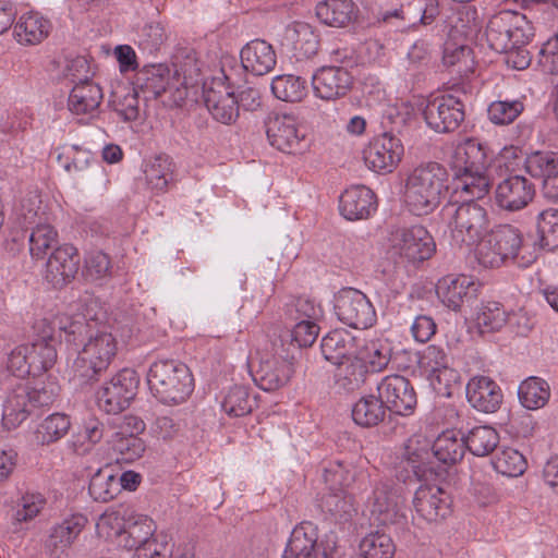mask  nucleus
Listing matches in <instances>:
<instances>
[{
  "label": "nucleus",
  "instance_id": "nucleus-49",
  "mask_svg": "<svg viewBox=\"0 0 558 558\" xmlns=\"http://www.w3.org/2000/svg\"><path fill=\"white\" fill-rule=\"evenodd\" d=\"M88 490L94 500L108 502L120 493L118 476L108 468L99 469L92 476Z\"/></svg>",
  "mask_w": 558,
  "mask_h": 558
},
{
  "label": "nucleus",
  "instance_id": "nucleus-55",
  "mask_svg": "<svg viewBox=\"0 0 558 558\" xmlns=\"http://www.w3.org/2000/svg\"><path fill=\"white\" fill-rule=\"evenodd\" d=\"M492 464L496 472L509 477L519 476L526 469V460L523 454L510 447L501 448L496 453Z\"/></svg>",
  "mask_w": 558,
  "mask_h": 558
},
{
  "label": "nucleus",
  "instance_id": "nucleus-46",
  "mask_svg": "<svg viewBox=\"0 0 558 558\" xmlns=\"http://www.w3.org/2000/svg\"><path fill=\"white\" fill-rule=\"evenodd\" d=\"M270 88L276 98L288 102L301 101L307 95L306 81L293 74L275 76Z\"/></svg>",
  "mask_w": 558,
  "mask_h": 558
},
{
  "label": "nucleus",
  "instance_id": "nucleus-1",
  "mask_svg": "<svg viewBox=\"0 0 558 558\" xmlns=\"http://www.w3.org/2000/svg\"><path fill=\"white\" fill-rule=\"evenodd\" d=\"M61 328L80 345L71 365V379L81 386L97 381L118 354L119 342L111 328L82 316Z\"/></svg>",
  "mask_w": 558,
  "mask_h": 558
},
{
  "label": "nucleus",
  "instance_id": "nucleus-22",
  "mask_svg": "<svg viewBox=\"0 0 558 558\" xmlns=\"http://www.w3.org/2000/svg\"><path fill=\"white\" fill-rule=\"evenodd\" d=\"M353 84V76L343 66H322L312 77L316 97L324 100H336L345 96Z\"/></svg>",
  "mask_w": 558,
  "mask_h": 558
},
{
  "label": "nucleus",
  "instance_id": "nucleus-10",
  "mask_svg": "<svg viewBox=\"0 0 558 558\" xmlns=\"http://www.w3.org/2000/svg\"><path fill=\"white\" fill-rule=\"evenodd\" d=\"M140 384L137 373L122 368L105 381L96 393L98 408L108 414H118L128 409L135 398Z\"/></svg>",
  "mask_w": 558,
  "mask_h": 558
},
{
  "label": "nucleus",
  "instance_id": "nucleus-54",
  "mask_svg": "<svg viewBox=\"0 0 558 558\" xmlns=\"http://www.w3.org/2000/svg\"><path fill=\"white\" fill-rule=\"evenodd\" d=\"M70 426V420L65 414H51L38 425L36 429L37 442L41 445L54 442L66 435Z\"/></svg>",
  "mask_w": 558,
  "mask_h": 558
},
{
  "label": "nucleus",
  "instance_id": "nucleus-52",
  "mask_svg": "<svg viewBox=\"0 0 558 558\" xmlns=\"http://www.w3.org/2000/svg\"><path fill=\"white\" fill-rule=\"evenodd\" d=\"M536 231L539 245L553 251L558 248V209L546 208L536 217Z\"/></svg>",
  "mask_w": 558,
  "mask_h": 558
},
{
  "label": "nucleus",
  "instance_id": "nucleus-8",
  "mask_svg": "<svg viewBox=\"0 0 558 558\" xmlns=\"http://www.w3.org/2000/svg\"><path fill=\"white\" fill-rule=\"evenodd\" d=\"M136 85L147 98L165 97L169 106H181L187 97L185 78L165 64L144 66L137 74Z\"/></svg>",
  "mask_w": 558,
  "mask_h": 558
},
{
  "label": "nucleus",
  "instance_id": "nucleus-18",
  "mask_svg": "<svg viewBox=\"0 0 558 558\" xmlns=\"http://www.w3.org/2000/svg\"><path fill=\"white\" fill-rule=\"evenodd\" d=\"M393 246L409 262H423L433 256L436 244L423 226L400 228L393 233Z\"/></svg>",
  "mask_w": 558,
  "mask_h": 558
},
{
  "label": "nucleus",
  "instance_id": "nucleus-3",
  "mask_svg": "<svg viewBox=\"0 0 558 558\" xmlns=\"http://www.w3.org/2000/svg\"><path fill=\"white\" fill-rule=\"evenodd\" d=\"M448 190V173L438 162H425L412 169L404 181L403 199L416 216L433 213Z\"/></svg>",
  "mask_w": 558,
  "mask_h": 558
},
{
  "label": "nucleus",
  "instance_id": "nucleus-48",
  "mask_svg": "<svg viewBox=\"0 0 558 558\" xmlns=\"http://www.w3.org/2000/svg\"><path fill=\"white\" fill-rule=\"evenodd\" d=\"M320 507L337 521H348L355 513L354 498L345 490H328L322 497Z\"/></svg>",
  "mask_w": 558,
  "mask_h": 558
},
{
  "label": "nucleus",
  "instance_id": "nucleus-45",
  "mask_svg": "<svg viewBox=\"0 0 558 558\" xmlns=\"http://www.w3.org/2000/svg\"><path fill=\"white\" fill-rule=\"evenodd\" d=\"M518 396L521 404L525 409L538 410L548 402L550 388L544 379L530 377L520 384Z\"/></svg>",
  "mask_w": 558,
  "mask_h": 558
},
{
  "label": "nucleus",
  "instance_id": "nucleus-32",
  "mask_svg": "<svg viewBox=\"0 0 558 558\" xmlns=\"http://www.w3.org/2000/svg\"><path fill=\"white\" fill-rule=\"evenodd\" d=\"M474 282L471 277L465 275L446 276L440 279L436 287V292L444 305L453 311H458L462 304L471 298V290Z\"/></svg>",
  "mask_w": 558,
  "mask_h": 558
},
{
  "label": "nucleus",
  "instance_id": "nucleus-62",
  "mask_svg": "<svg viewBox=\"0 0 558 558\" xmlns=\"http://www.w3.org/2000/svg\"><path fill=\"white\" fill-rule=\"evenodd\" d=\"M524 106L519 100L494 101L488 107V118L494 124L505 125L513 122L523 111Z\"/></svg>",
  "mask_w": 558,
  "mask_h": 558
},
{
  "label": "nucleus",
  "instance_id": "nucleus-36",
  "mask_svg": "<svg viewBox=\"0 0 558 558\" xmlns=\"http://www.w3.org/2000/svg\"><path fill=\"white\" fill-rule=\"evenodd\" d=\"M393 353L392 342L386 338L368 340L357 352V356L371 373L387 369Z\"/></svg>",
  "mask_w": 558,
  "mask_h": 558
},
{
  "label": "nucleus",
  "instance_id": "nucleus-29",
  "mask_svg": "<svg viewBox=\"0 0 558 558\" xmlns=\"http://www.w3.org/2000/svg\"><path fill=\"white\" fill-rule=\"evenodd\" d=\"M368 507L378 523H395L400 513V497L388 483L378 482L368 498Z\"/></svg>",
  "mask_w": 558,
  "mask_h": 558
},
{
  "label": "nucleus",
  "instance_id": "nucleus-6",
  "mask_svg": "<svg viewBox=\"0 0 558 558\" xmlns=\"http://www.w3.org/2000/svg\"><path fill=\"white\" fill-rule=\"evenodd\" d=\"M150 392L161 403L177 405L185 402L194 390L190 368L177 360H158L147 373Z\"/></svg>",
  "mask_w": 558,
  "mask_h": 558
},
{
  "label": "nucleus",
  "instance_id": "nucleus-44",
  "mask_svg": "<svg viewBox=\"0 0 558 558\" xmlns=\"http://www.w3.org/2000/svg\"><path fill=\"white\" fill-rule=\"evenodd\" d=\"M337 366L336 381L344 390L355 391L366 383L369 371L357 355L342 361Z\"/></svg>",
  "mask_w": 558,
  "mask_h": 558
},
{
  "label": "nucleus",
  "instance_id": "nucleus-2",
  "mask_svg": "<svg viewBox=\"0 0 558 558\" xmlns=\"http://www.w3.org/2000/svg\"><path fill=\"white\" fill-rule=\"evenodd\" d=\"M490 162L489 149L477 140L469 138L459 144L450 159L457 191L471 199L486 196L492 184L488 175Z\"/></svg>",
  "mask_w": 558,
  "mask_h": 558
},
{
  "label": "nucleus",
  "instance_id": "nucleus-59",
  "mask_svg": "<svg viewBox=\"0 0 558 558\" xmlns=\"http://www.w3.org/2000/svg\"><path fill=\"white\" fill-rule=\"evenodd\" d=\"M324 478L328 490L347 492L356 480V470L350 464L337 461L325 470Z\"/></svg>",
  "mask_w": 558,
  "mask_h": 558
},
{
  "label": "nucleus",
  "instance_id": "nucleus-14",
  "mask_svg": "<svg viewBox=\"0 0 558 558\" xmlns=\"http://www.w3.org/2000/svg\"><path fill=\"white\" fill-rule=\"evenodd\" d=\"M227 77H214L204 83V102L211 117L222 123L232 124L240 114L239 100L233 88L227 84Z\"/></svg>",
  "mask_w": 558,
  "mask_h": 558
},
{
  "label": "nucleus",
  "instance_id": "nucleus-5",
  "mask_svg": "<svg viewBox=\"0 0 558 558\" xmlns=\"http://www.w3.org/2000/svg\"><path fill=\"white\" fill-rule=\"evenodd\" d=\"M60 388L51 377L21 381L8 393L3 403L2 423L8 429L22 424L35 407L52 404Z\"/></svg>",
  "mask_w": 558,
  "mask_h": 558
},
{
  "label": "nucleus",
  "instance_id": "nucleus-28",
  "mask_svg": "<svg viewBox=\"0 0 558 558\" xmlns=\"http://www.w3.org/2000/svg\"><path fill=\"white\" fill-rule=\"evenodd\" d=\"M376 207L375 194L364 185L351 186L340 196V213L348 220L366 219Z\"/></svg>",
  "mask_w": 558,
  "mask_h": 558
},
{
  "label": "nucleus",
  "instance_id": "nucleus-4",
  "mask_svg": "<svg viewBox=\"0 0 558 558\" xmlns=\"http://www.w3.org/2000/svg\"><path fill=\"white\" fill-rule=\"evenodd\" d=\"M522 232L511 225H500L480 241L475 257L484 268H499L509 262L526 267L536 259L534 252L525 253Z\"/></svg>",
  "mask_w": 558,
  "mask_h": 558
},
{
  "label": "nucleus",
  "instance_id": "nucleus-17",
  "mask_svg": "<svg viewBox=\"0 0 558 558\" xmlns=\"http://www.w3.org/2000/svg\"><path fill=\"white\" fill-rule=\"evenodd\" d=\"M377 393L386 408L399 415H411L417 404L411 381L402 375H387L377 384Z\"/></svg>",
  "mask_w": 558,
  "mask_h": 558
},
{
  "label": "nucleus",
  "instance_id": "nucleus-35",
  "mask_svg": "<svg viewBox=\"0 0 558 558\" xmlns=\"http://www.w3.org/2000/svg\"><path fill=\"white\" fill-rule=\"evenodd\" d=\"M51 23L38 12L23 14L14 26L16 40L22 45L40 44L50 33Z\"/></svg>",
  "mask_w": 558,
  "mask_h": 558
},
{
  "label": "nucleus",
  "instance_id": "nucleus-53",
  "mask_svg": "<svg viewBox=\"0 0 558 558\" xmlns=\"http://www.w3.org/2000/svg\"><path fill=\"white\" fill-rule=\"evenodd\" d=\"M359 548L361 556L364 558H392L396 551L391 537L380 531L364 536Z\"/></svg>",
  "mask_w": 558,
  "mask_h": 558
},
{
  "label": "nucleus",
  "instance_id": "nucleus-60",
  "mask_svg": "<svg viewBox=\"0 0 558 558\" xmlns=\"http://www.w3.org/2000/svg\"><path fill=\"white\" fill-rule=\"evenodd\" d=\"M442 61L446 66H458V73L472 71L473 59L471 49L464 44L453 43L451 39L445 43Z\"/></svg>",
  "mask_w": 558,
  "mask_h": 558
},
{
  "label": "nucleus",
  "instance_id": "nucleus-31",
  "mask_svg": "<svg viewBox=\"0 0 558 558\" xmlns=\"http://www.w3.org/2000/svg\"><path fill=\"white\" fill-rule=\"evenodd\" d=\"M156 530L154 521L145 514L136 513L129 508L128 520L125 522L124 533L120 546L126 549H136L145 546L147 543H158L151 539Z\"/></svg>",
  "mask_w": 558,
  "mask_h": 558
},
{
  "label": "nucleus",
  "instance_id": "nucleus-50",
  "mask_svg": "<svg viewBox=\"0 0 558 558\" xmlns=\"http://www.w3.org/2000/svg\"><path fill=\"white\" fill-rule=\"evenodd\" d=\"M105 429V424L99 418H87L82 429L73 438L72 446L74 451L80 456L89 453L104 438Z\"/></svg>",
  "mask_w": 558,
  "mask_h": 558
},
{
  "label": "nucleus",
  "instance_id": "nucleus-58",
  "mask_svg": "<svg viewBox=\"0 0 558 558\" xmlns=\"http://www.w3.org/2000/svg\"><path fill=\"white\" fill-rule=\"evenodd\" d=\"M167 39L168 34L162 23L148 22L137 31L135 41L142 51L151 54L160 50Z\"/></svg>",
  "mask_w": 558,
  "mask_h": 558
},
{
  "label": "nucleus",
  "instance_id": "nucleus-11",
  "mask_svg": "<svg viewBox=\"0 0 558 558\" xmlns=\"http://www.w3.org/2000/svg\"><path fill=\"white\" fill-rule=\"evenodd\" d=\"M333 311L342 324L354 329L371 328L377 320L369 299L353 288L342 289L335 295Z\"/></svg>",
  "mask_w": 558,
  "mask_h": 558
},
{
  "label": "nucleus",
  "instance_id": "nucleus-25",
  "mask_svg": "<svg viewBox=\"0 0 558 558\" xmlns=\"http://www.w3.org/2000/svg\"><path fill=\"white\" fill-rule=\"evenodd\" d=\"M502 391L495 380L487 376H474L466 385V399L476 410L496 412L502 403Z\"/></svg>",
  "mask_w": 558,
  "mask_h": 558
},
{
  "label": "nucleus",
  "instance_id": "nucleus-16",
  "mask_svg": "<svg viewBox=\"0 0 558 558\" xmlns=\"http://www.w3.org/2000/svg\"><path fill=\"white\" fill-rule=\"evenodd\" d=\"M404 153L401 140L385 132L376 136L363 151L366 166L378 173L392 172L402 159Z\"/></svg>",
  "mask_w": 558,
  "mask_h": 558
},
{
  "label": "nucleus",
  "instance_id": "nucleus-34",
  "mask_svg": "<svg viewBox=\"0 0 558 558\" xmlns=\"http://www.w3.org/2000/svg\"><path fill=\"white\" fill-rule=\"evenodd\" d=\"M104 98L99 84L90 81L73 85L68 99L69 110L76 116L94 114Z\"/></svg>",
  "mask_w": 558,
  "mask_h": 558
},
{
  "label": "nucleus",
  "instance_id": "nucleus-64",
  "mask_svg": "<svg viewBox=\"0 0 558 558\" xmlns=\"http://www.w3.org/2000/svg\"><path fill=\"white\" fill-rule=\"evenodd\" d=\"M84 274L87 279L96 281L110 277L111 263L107 254L93 252L85 259Z\"/></svg>",
  "mask_w": 558,
  "mask_h": 558
},
{
  "label": "nucleus",
  "instance_id": "nucleus-15",
  "mask_svg": "<svg viewBox=\"0 0 558 558\" xmlns=\"http://www.w3.org/2000/svg\"><path fill=\"white\" fill-rule=\"evenodd\" d=\"M418 366L435 390H447L460 383L459 372L452 367L450 357L439 345H427L420 354Z\"/></svg>",
  "mask_w": 558,
  "mask_h": 558
},
{
  "label": "nucleus",
  "instance_id": "nucleus-20",
  "mask_svg": "<svg viewBox=\"0 0 558 558\" xmlns=\"http://www.w3.org/2000/svg\"><path fill=\"white\" fill-rule=\"evenodd\" d=\"M266 134L270 145L280 151L294 154L305 147V135L292 116L270 117L266 123Z\"/></svg>",
  "mask_w": 558,
  "mask_h": 558
},
{
  "label": "nucleus",
  "instance_id": "nucleus-40",
  "mask_svg": "<svg viewBox=\"0 0 558 558\" xmlns=\"http://www.w3.org/2000/svg\"><path fill=\"white\" fill-rule=\"evenodd\" d=\"M174 165L167 155H158L144 169L147 186L155 193H165L173 181Z\"/></svg>",
  "mask_w": 558,
  "mask_h": 558
},
{
  "label": "nucleus",
  "instance_id": "nucleus-47",
  "mask_svg": "<svg viewBox=\"0 0 558 558\" xmlns=\"http://www.w3.org/2000/svg\"><path fill=\"white\" fill-rule=\"evenodd\" d=\"M465 448L476 457H486L499 444L497 430L490 426H476L464 437Z\"/></svg>",
  "mask_w": 558,
  "mask_h": 558
},
{
  "label": "nucleus",
  "instance_id": "nucleus-12",
  "mask_svg": "<svg viewBox=\"0 0 558 558\" xmlns=\"http://www.w3.org/2000/svg\"><path fill=\"white\" fill-rule=\"evenodd\" d=\"M145 429V423L134 415L123 416L117 425L109 444L118 463H132L145 452V442L138 437Z\"/></svg>",
  "mask_w": 558,
  "mask_h": 558
},
{
  "label": "nucleus",
  "instance_id": "nucleus-39",
  "mask_svg": "<svg viewBox=\"0 0 558 558\" xmlns=\"http://www.w3.org/2000/svg\"><path fill=\"white\" fill-rule=\"evenodd\" d=\"M317 17L326 25L344 27L355 17V4L351 0H325L316 5Z\"/></svg>",
  "mask_w": 558,
  "mask_h": 558
},
{
  "label": "nucleus",
  "instance_id": "nucleus-37",
  "mask_svg": "<svg viewBox=\"0 0 558 558\" xmlns=\"http://www.w3.org/2000/svg\"><path fill=\"white\" fill-rule=\"evenodd\" d=\"M320 347L324 357L337 365L351 357L355 350V338L344 329H336L323 338Z\"/></svg>",
  "mask_w": 558,
  "mask_h": 558
},
{
  "label": "nucleus",
  "instance_id": "nucleus-26",
  "mask_svg": "<svg viewBox=\"0 0 558 558\" xmlns=\"http://www.w3.org/2000/svg\"><path fill=\"white\" fill-rule=\"evenodd\" d=\"M293 375L290 360L280 356L262 357L254 373V380L265 391H275L286 386Z\"/></svg>",
  "mask_w": 558,
  "mask_h": 558
},
{
  "label": "nucleus",
  "instance_id": "nucleus-63",
  "mask_svg": "<svg viewBox=\"0 0 558 558\" xmlns=\"http://www.w3.org/2000/svg\"><path fill=\"white\" fill-rule=\"evenodd\" d=\"M46 506V499L41 494L27 493L20 499L14 520L17 522H28L36 518Z\"/></svg>",
  "mask_w": 558,
  "mask_h": 558
},
{
  "label": "nucleus",
  "instance_id": "nucleus-38",
  "mask_svg": "<svg viewBox=\"0 0 558 558\" xmlns=\"http://www.w3.org/2000/svg\"><path fill=\"white\" fill-rule=\"evenodd\" d=\"M387 410L379 395H366L353 404L352 418L359 426L374 427L385 420Z\"/></svg>",
  "mask_w": 558,
  "mask_h": 558
},
{
  "label": "nucleus",
  "instance_id": "nucleus-27",
  "mask_svg": "<svg viewBox=\"0 0 558 558\" xmlns=\"http://www.w3.org/2000/svg\"><path fill=\"white\" fill-rule=\"evenodd\" d=\"M243 69L254 75H265L271 72L277 64V54L274 47L263 39L247 43L240 52Z\"/></svg>",
  "mask_w": 558,
  "mask_h": 558
},
{
  "label": "nucleus",
  "instance_id": "nucleus-41",
  "mask_svg": "<svg viewBox=\"0 0 558 558\" xmlns=\"http://www.w3.org/2000/svg\"><path fill=\"white\" fill-rule=\"evenodd\" d=\"M296 59H310L318 51L319 40L313 27L306 23H294L287 31Z\"/></svg>",
  "mask_w": 558,
  "mask_h": 558
},
{
  "label": "nucleus",
  "instance_id": "nucleus-43",
  "mask_svg": "<svg viewBox=\"0 0 558 558\" xmlns=\"http://www.w3.org/2000/svg\"><path fill=\"white\" fill-rule=\"evenodd\" d=\"M464 437L456 430H446L433 444L435 457L445 464H454L465 452Z\"/></svg>",
  "mask_w": 558,
  "mask_h": 558
},
{
  "label": "nucleus",
  "instance_id": "nucleus-42",
  "mask_svg": "<svg viewBox=\"0 0 558 558\" xmlns=\"http://www.w3.org/2000/svg\"><path fill=\"white\" fill-rule=\"evenodd\" d=\"M128 512L129 508L122 506L104 512L96 522L98 537L120 546L128 520Z\"/></svg>",
  "mask_w": 558,
  "mask_h": 558
},
{
  "label": "nucleus",
  "instance_id": "nucleus-9",
  "mask_svg": "<svg viewBox=\"0 0 558 558\" xmlns=\"http://www.w3.org/2000/svg\"><path fill=\"white\" fill-rule=\"evenodd\" d=\"M486 36L494 50H509L513 47H524L533 32L525 15L505 11L489 21Z\"/></svg>",
  "mask_w": 558,
  "mask_h": 558
},
{
  "label": "nucleus",
  "instance_id": "nucleus-7",
  "mask_svg": "<svg viewBox=\"0 0 558 558\" xmlns=\"http://www.w3.org/2000/svg\"><path fill=\"white\" fill-rule=\"evenodd\" d=\"M451 241L456 246H471L484 239L489 228L487 210L473 201L445 208Z\"/></svg>",
  "mask_w": 558,
  "mask_h": 558
},
{
  "label": "nucleus",
  "instance_id": "nucleus-21",
  "mask_svg": "<svg viewBox=\"0 0 558 558\" xmlns=\"http://www.w3.org/2000/svg\"><path fill=\"white\" fill-rule=\"evenodd\" d=\"M80 257L72 245L56 247L45 265L44 278L53 288H62L71 282L78 271Z\"/></svg>",
  "mask_w": 558,
  "mask_h": 558
},
{
  "label": "nucleus",
  "instance_id": "nucleus-57",
  "mask_svg": "<svg viewBox=\"0 0 558 558\" xmlns=\"http://www.w3.org/2000/svg\"><path fill=\"white\" fill-rule=\"evenodd\" d=\"M58 243V233L47 223H37L29 234V253L34 259H43Z\"/></svg>",
  "mask_w": 558,
  "mask_h": 558
},
{
  "label": "nucleus",
  "instance_id": "nucleus-51",
  "mask_svg": "<svg viewBox=\"0 0 558 558\" xmlns=\"http://www.w3.org/2000/svg\"><path fill=\"white\" fill-rule=\"evenodd\" d=\"M508 320V314L498 302H486L476 313L475 323L481 333L499 331Z\"/></svg>",
  "mask_w": 558,
  "mask_h": 558
},
{
  "label": "nucleus",
  "instance_id": "nucleus-30",
  "mask_svg": "<svg viewBox=\"0 0 558 558\" xmlns=\"http://www.w3.org/2000/svg\"><path fill=\"white\" fill-rule=\"evenodd\" d=\"M28 350V363L31 366V376L33 379L39 377L51 368L57 361L56 341L53 339V329L47 326L43 330L39 339L32 344H26Z\"/></svg>",
  "mask_w": 558,
  "mask_h": 558
},
{
  "label": "nucleus",
  "instance_id": "nucleus-19",
  "mask_svg": "<svg viewBox=\"0 0 558 558\" xmlns=\"http://www.w3.org/2000/svg\"><path fill=\"white\" fill-rule=\"evenodd\" d=\"M535 196V185L519 174L508 175L495 190L496 205L506 211L514 213L525 208Z\"/></svg>",
  "mask_w": 558,
  "mask_h": 558
},
{
  "label": "nucleus",
  "instance_id": "nucleus-13",
  "mask_svg": "<svg viewBox=\"0 0 558 558\" xmlns=\"http://www.w3.org/2000/svg\"><path fill=\"white\" fill-rule=\"evenodd\" d=\"M423 116L426 124L435 132H454L464 121V105L453 94H442L428 100Z\"/></svg>",
  "mask_w": 558,
  "mask_h": 558
},
{
  "label": "nucleus",
  "instance_id": "nucleus-23",
  "mask_svg": "<svg viewBox=\"0 0 558 558\" xmlns=\"http://www.w3.org/2000/svg\"><path fill=\"white\" fill-rule=\"evenodd\" d=\"M282 558H328L318 543L317 527L308 521L301 522L291 531Z\"/></svg>",
  "mask_w": 558,
  "mask_h": 558
},
{
  "label": "nucleus",
  "instance_id": "nucleus-24",
  "mask_svg": "<svg viewBox=\"0 0 558 558\" xmlns=\"http://www.w3.org/2000/svg\"><path fill=\"white\" fill-rule=\"evenodd\" d=\"M413 505L416 513L427 522H437L451 512L449 494L438 485H421L414 495Z\"/></svg>",
  "mask_w": 558,
  "mask_h": 558
},
{
  "label": "nucleus",
  "instance_id": "nucleus-56",
  "mask_svg": "<svg viewBox=\"0 0 558 558\" xmlns=\"http://www.w3.org/2000/svg\"><path fill=\"white\" fill-rule=\"evenodd\" d=\"M525 168L532 177L545 179L558 174V153L535 151L525 159Z\"/></svg>",
  "mask_w": 558,
  "mask_h": 558
},
{
  "label": "nucleus",
  "instance_id": "nucleus-61",
  "mask_svg": "<svg viewBox=\"0 0 558 558\" xmlns=\"http://www.w3.org/2000/svg\"><path fill=\"white\" fill-rule=\"evenodd\" d=\"M222 410L230 416H243L252 411V401L247 388L234 386L222 401Z\"/></svg>",
  "mask_w": 558,
  "mask_h": 558
},
{
  "label": "nucleus",
  "instance_id": "nucleus-33",
  "mask_svg": "<svg viewBox=\"0 0 558 558\" xmlns=\"http://www.w3.org/2000/svg\"><path fill=\"white\" fill-rule=\"evenodd\" d=\"M87 524V518L83 514H72L60 523L54 524L49 532L46 547L51 551H64L77 539Z\"/></svg>",
  "mask_w": 558,
  "mask_h": 558
}]
</instances>
